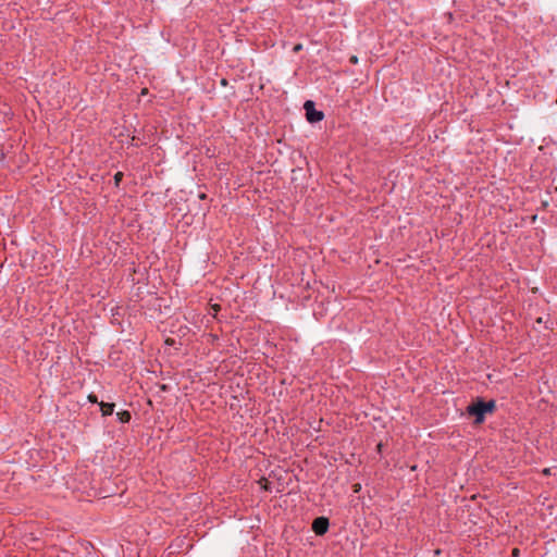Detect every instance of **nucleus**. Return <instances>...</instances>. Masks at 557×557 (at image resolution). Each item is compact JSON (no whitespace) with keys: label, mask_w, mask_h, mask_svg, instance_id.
<instances>
[{"label":"nucleus","mask_w":557,"mask_h":557,"mask_svg":"<svg viewBox=\"0 0 557 557\" xmlns=\"http://www.w3.org/2000/svg\"><path fill=\"white\" fill-rule=\"evenodd\" d=\"M222 85H226V79H222Z\"/></svg>","instance_id":"obj_17"},{"label":"nucleus","mask_w":557,"mask_h":557,"mask_svg":"<svg viewBox=\"0 0 557 557\" xmlns=\"http://www.w3.org/2000/svg\"><path fill=\"white\" fill-rule=\"evenodd\" d=\"M100 410L102 412V416H111L114 411L115 404L114 403H99Z\"/></svg>","instance_id":"obj_4"},{"label":"nucleus","mask_w":557,"mask_h":557,"mask_svg":"<svg viewBox=\"0 0 557 557\" xmlns=\"http://www.w3.org/2000/svg\"><path fill=\"white\" fill-rule=\"evenodd\" d=\"M549 471H550V469H545L544 473L547 474V473H549Z\"/></svg>","instance_id":"obj_14"},{"label":"nucleus","mask_w":557,"mask_h":557,"mask_svg":"<svg viewBox=\"0 0 557 557\" xmlns=\"http://www.w3.org/2000/svg\"><path fill=\"white\" fill-rule=\"evenodd\" d=\"M174 343H175V341L173 338H168L165 341V344H168V345H174Z\"/></svg>","instance_id":"obj_12"},{"label":"nucleus","mask_w":557,"mask_h":557,"mask_svg":"<svg viewBox=\"0 0 557 557\" xmlns=\"http://www.w3.org/2000/svg\"><path fill=\"white\" fill-rule=\"evenodd\" d=\"M123 176H124V174H123L122 172H116V173L114 174V177H113V178H114V185H115L116 187H119V186H120V183L122 182Z\"/></svg>","instance_id":"obj_6"},{"label":"nucleus","mask_w":557,"mask_h":557,"mask_svg":"<svg viewBox=\"0 0 557 557\" xmlns=\"http://www.w3.org/2000/svg\"><path fill=\"white\" fill-rule=\"evenodd\" d=\"M213 308H214V310H218L220 308V306L215 305Z\"/></svg>","instance_id":"obj_15"},{"label":"nucleus","mask_w":557,"mask_h":557,"mask_svg":"<svg viewBox=\"0 0 557 557\" xmlns=\"http://www.w3.org/2000/svg\"><path fill=\"white\" fill-rule=\"evenodd\" d=\"M519 554H520L519 548H513L512 552H511L512 557H518Z\"/></svg>","instance_id":"obj_10"},{"label":"nucleus","mask_w":557,"mask_h":557,"mask_svg":"<svg viewBox=\"0 0 557 557\" xmlns=\"http://www.w3.org/2000/svg\"><path fill=\"white\" fill-rule=\"evenodd\" d=\"M88 400L92 404H99L100 401L98 400V397L95 395V394H89L88 395Z\"/></svg>","instance_id":"obj_7"},{"label":"nucleus","mask_w":557,"mask_h":557,"mask_svg":"<svg viewBox=\"0 0 557 557\" xmlns=\"http://www.w3.org/2000/svg\"><path fill=\"white\" fill-rule=\"evenodd\" d=\"M377 449L381 450L382 449V444H379L377 445Z\"/></svg>","instance_id":"obj_16"},{"label":"nucleus","mask_w":557,"mask_h":557,"mask_svg":"<svg viewBox=\"0 0 557 557\" xmlns=\"http://www.w3.org/2000/svg\"><path fill=\"white\" fill-rule=\"evenodd\" d=\"M496 410V401L494 399L485 400L482 397L473 399L466 408V413L474 418V424H482L487 413Z\"/></svg>","instance_id":"obj_1"},{"label":"nucleus","mask_w":557,"mask_h":557,"mask_svg":"<svg viewBox=\"0 0 557 557\" xmlns=\"http://www.w3.org/2000/svg\"><path fill=\"white\" fill-rule=\"evenodd\" d=\"M116 416H117V419L120 420V422H122V423H128L132 419L131 412L127 410L120 411V412H117Z\"/></svg>","instance_id":"obj_5"},{"label":"nucleus","mask_w":557,"mask_h":557,"mask_svg":"<svg viewBox=\"0 0 557 557\" xmlns=\"http://www.w3.org/2000/svg\"><path fill=\"white\" fill-rule=\"evenodd\" d=\"M350 63L356 64L358 62V58L356 55L350 57Z\"/></svg>","instance_id":"obj_11"},{"label":"nucleus","mask_w":557,"mask_h":557,"mask_svg":"<svg viewBox=\"0 0 557 557\" xmlns=\"http://www.w3.org/2000/svg\"><path fill=\"white\" fill-rule=\"evenodd\" d=\"M302 49L301 44H296L293 48V52L298 53Z\"/></svg>","instance_id":"obj_8"},{"label":"nucleus","mask_w":557,"mask_h":557,"mask_svg":"<svg viewBox=\"0 0 557 557\" xmlns=\"http://www.w3.org/2000/svg\"><path fill=\"white\" fill-rule=\"evenodd\" d=\"M329 527H330V520H329V518L323 517V516L315 518L312 521V525H311L312 531L319 536L324 535L329 531Z\"/></svg>","instance_id":"obj_3"},{"label":"nucleus","mask_w":557,"mask_h":557,"mask_svg":"<svg viewBox=\"0 0 557 557\" xmlns=\"http://www.w3.org/2000/svg\"><path fill=\"white\" fill-rule=\"evenodd\" d=\"M306 111L307 121L310 123H318L323 120L324 113L315 109V104L312 100H307L304 104Z\"/></svg>","instance_id":"obj_2"},{"label":"nucleus","mask_w":557,"mask_h":557,"mask_svg":"<svg viewBox=\"0 0 557 557\" xmlns=\"http://www.w3.org/2000/svg\"><path fill=\"white\" fill-rule=\"evenodd\" d=\"M360 490H361V485H360L359 483H355V484L352 485V492H354V493H359V492H360Z\"/></svg>","instance_id":"obj_9"},{"label":"nucleus","mask_w":557,"mask_h":557,"mask_svg":"<svg viewBox=\"0 0 557 557\" xmlns=\"http://www.w3.org/2000/svg\"><path fill=\"white\" fill-rule=\"evenodd\" d=\"M199 198H200V199H206V198H207V195H206V194H200V195H199Z\"/></svg>","instance_id":"obj_13"}]
</instances>
